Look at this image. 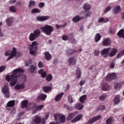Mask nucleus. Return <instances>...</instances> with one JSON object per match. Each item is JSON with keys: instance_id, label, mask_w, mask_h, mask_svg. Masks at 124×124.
<instances>
[{"instance_id": "nucleus-1", "label": "nucleus", "mask_w": 124, "mask_h": 124, "mask_svg": "<svg viewBox=\"0 0 124 124\" xmlns=\"http://www.w3.org/2000/svg\"><path fill=\"white\" fill-rule=\"evenodd\" d=\"M23 72H24V70L21 68L16 69L13 71L11 76L10 75L6 76V79L8 82H10L11 86L13 87L16 85L18 77H20L21 73H23Z\"/></svg>"}, {"instance_id": "nucleus-2", "label": "nucleus", "mask_w": 124, "mask_h": 124, "mask_svg": "<svg viewBox=\"0 0 124 124\" xmlns=\"http://www.w3.org/2000/svg\"><path fill=\"white\" fill-rule=\"evenodd\" d=\"M40 30L44 33H45L46 35H50L52 32L54 31V28L48 24L45 25L44 26L40 27Z\"/></svg>"}, {"instance_id": "nucleus-3", "label": "nucleus", "mask_w": 124, "mask_h": 124, "mask_svg": "<svg viewBox=\"0 0 124 124\" xmlns=\"http://www.w3.org/2000/svg\"><path fill=\"white\" fill-rule=\"evenodd\" d=\"M54 117L55 121L57 123L51 122L49 124H59L60 123H64L65 122V116L62 114H56L54 115Z\"/></svg>"}, {"instance_id": "nucleus-4", "label": "nucleus", "mask_w": 124, "mask_h": 124, "mask_svg": "<svg viewBox=\"0 0 124 124\" xmlns=\"http://www.w3.org/2000/svg\"><path fill=\"white\" fill-rule=\"evenodd\" d=\"M38 45V43L36 41H34L29 46L31 55L36 56V50H37Z\"/></svg>"}, {"instance_id": "nucleus-5", "label": "nucleus", "mask_w": 124, "mask_h": 124, "mask_svg": "<svg viewBox=\"0 0 124 124\" xmlns=\"http://www.w3.org/2000/svg\"><path fill=\"white\" fill-rule=\"evenodd\" d=\"M17 53L16 51V48L15 47H13L12 50H9L5 52V56L9 57L7 59V61H10L12 59H13L15 56H16Z\"/></svg>"}, {"instance_id": "nucleus-6", "label": "nucleus", "mask_w": 124, "mask_h": 124, "mask_svg": "<svg viewBox=\"0 0 124 124\" xmlns=\"http://www.w3.org/2000/svg\"><path fill=\"white\" fill-rule=\"evenodd\" d=\"M40 30L39 29H36L33 31L32 33H31L29 36V39L30 41H34L38 37H39V35H40Z\"/></svg>"}, {"instance_id": "nucleus-7", "label": "nucleus", "mask_w": 124, "mask_h": 124, "mask_svg": "<svg viewBox=\"0 0 124 124\" xmlns=\"http://www.w3.org/2000/svg\"><path fill=\"white\" fill-rule=\"evenodd\" d=\"M9 87L8 84H5L2 90V92L6 98H9L10 97V93H9Z\"/></svg>"}, {"instance_id": "nucleus-8", "label": "nucleus", "mask_w": 124, "mask_h": 124, "mask_svg": "<svg viewBox=\"0 0 124 124\" xmlns=\"http://www.w3.org/2000/svg\"><path fill=\"white\" fill-rule=\"evenodd\" d=\"M41 123V117L38 115H35L32 117V122L30 124H39Z\"/></svg>"}, {"instance_id": "nucleus-9", "label": "nucleus", "mask_w": 124, "mask_h": 124, "mask_svg": "<svg viewBox=\"0 0 124 124\" xmlns=\"http://www.w3.org/2000/svg\"><path fill=\"white\" fill-rule=\"evenodd\" d=\"M110 50H111V47H108L103 49L101 52V54L102 56V57H103L104 58H108Z\"/></svg>"}, {"instance_id": "nucleus-10", "label": "nucleus", "mask_w": 124, "mask_h": 124, "mask_svg": "<svg viewBox=\"0 0 124 124\" xmlns=\"http://www.w3.org/2000/svg\"><path fill=\"white\" fill-rule=\"evenodd\" d=\"M49 19H50V16H38L36 17V20L39 22H44L45 21H47V20H49Z\"/></svg>"}, {"instance_id": "nucleus-11", "label": "nucleus", "mask_w": 124, "mask_h": 124, "mask_svg": "<svg viewBox=\"0 0 124 124\" xmlns=\"http://www.w3.org/2000/svg\"><path fill=\"white\" fill-rule=\"evenodd\" d=\"M117 78V75L116 73H112L111 74H108L106 78L107 81H111V80H114Z\"/></svg>"}, {"instance_id": "nucleus-12", "label": "nucleus", "mask_w": 124, "mask_h": 124, "mask_svg": "<svg viewBox=\"0 0 124 124\" xmlns=\"http://www.w3.org/2000/svg\"><path fill=\"white\" fill-rule=\"evenodd\" d=\"M101 118V115H98L96 117H93L89 120L86 124H93V123H95V122L98 121V120H99Z\"/></svg>"}, {"instance_id": "nucleus-13", "label": "nucleus", "mask_w": 124, "mask_h": 124, "mask_svg": "<svg viewBox=\"0 0 124 124\" xmlns=\"http://www.w3.org/2000/svg\"><path fill=\"white\" fill-rule=\"evenodd\" d=\"M102 44L104 46H109L111 44V40L109 38H104Z\"/></svg>"}, {"instance_id": "nucleus-14", "label": "nucleus", "mask_w": 124, "mask_h": 124, "mask_svg": "<svg viewBox=\"0 0 124 124\" xmlns=\"http://www.w3.org/2000/svg\"><path fill=\"white\" fill-rule=\"evenodd\" d=\"M76 64V58L70 57L68 59V65H75Z\"/></svg>"}, {"instance_id": "nucleus-15", "label": "nucleus", "mask_w": 124, "mask_h": 124, "mask_svg": "<svg viewBox=\"0 0 124 124\" xmlns=\"http://www.w3.org/2000/svg\"><path fill=\"white\" fill-rule=\"evenodd\" d=\"M110 53L108 54L109 57H112L116 55V54L118 53V49L116 48H111L110 50Z\"/></svg>"}, {"instance_id": "nucleus-16", "label": "nucleus", "mask_w": 124, "mask_h": 124, "mask_svg": "<svg viewBox=\"0 0 124 124\" xmlns=\"http://www.w3.org/2000/svg\"><path fill=\"white\" fill-rule=\"evenodd\" d=\"M6 22L7 26H8L9 27H11V26L13 25V22H14L13 17H8L6 20Z\"/></svg>"}, {"instance_id": "nucleus-17", "label": "nucleus", "mask_w": 124, "mask_h": 124, "mask_svg": "<svg viewBox=\"0 0 124 124\" xmlns=\"http://www.w3.org/2000/svg\"><path fill=\"white\" fill-rule=\"evenodd\" d=\"M44 108V106L43 105H40L38 106H36V105H35L34 109L33 110L32 113L35 114L37 111H39L42 109V108Z\"/></svg>"}, {"instance_id": "nucleus-18", "label": "nucleus", "mask_w": 124, "mask_h": 124, "mask_svg": "<svg viewBox=\"0 0 124 124\" xmlns=\"http://www.w3.org/2000/svg\"><path fill=\"white\" fill-rule=\"evenodd\" d=\"M82 118H83V115L79 114L71 121V123L74 124L75 123H77V122H79V121L81 120Z\"/></svg>"}, {"instance_id": "nucleus-19", "label": "nucleus", "mask_w": 124, "mask_h": 124, "mask_svg": "<svg viewBox=\"0 0 124 124\" xmlns=\"http://www.w3.org/2000/svg\"><path fill=\"white\" fill-rule=\"evenodd\" d=\"M121 102V99L120 98V95H116L114 99L113 100V103L115 105H117V104H119Z\"/></svg>"}, {"instance_id": "nucleus-20", "label": "nucleus", "mask_w": 124, "mask_h": 124, "mask_svg": "<svg viewBox=\"0 0 124 124\" xmlns=\"http://www.w3.org/2000/svg\"><path fill=\"white\" fill-rule=\"evenodd\" d=\"M35 108V104H32L31 103H29L28 104L27 107H26V109L30 110L32 109V111H33V110H34Z\"/></svg>"}, {"instance_id": "nucleus-21", "label": "nucleus", "mask_w": 124, "mask_h": 124, "mask_svg": "<svg viewBox=\"0 0 124 124\" xmlns=\"http://www.w3.org/2000/svg\"><path fill=\"white\" fill-rule=\"evenodd\" d=\"M76 112H72L69 113L67 117V121H71L75 116H76Z\"/></svg>"}, {"instance_id": "nucleus-22", "label": "nucleus", "mask_w": 124, "mask_h": 124, "mask_svg": "<svg viewBox=\"0 0 124 124\" xmlns=\"http://www.w3.org/2000/svg\"><path fill=\"white\" fill-rule=\"evenodd\" d=\"M63 94H64V93L63 92L58 94L55 98V101H60V100L62 99V97L63 96Z\"/></svg>"}, {"instance_id": "nucleus-23", "label": "nucleus", "mask_w": 124, "mask_h": 124, "mask_svg": "<svg viewBox=\"0 0 124 124\" xmlns=\"http://www.w3.org/2000/svg\"><path fill=\"white\" fill-rule=\"evenodd\" d=\"M38 73L41 74L42 78H45L47 75V73L46 71L43 70V69H41L38 71Z\"/></svg>"}, {"instance_id": "nucleus-24", "label": "nucleus", "mask_w": 124, "mask_h": 124, "mask_svg": "<svg viewBox=\"0 0 124 124\" xmlns=\"http://www.w3.org/2000/svg\"><path fill=\"white\" fill-rule=\"evenodd\" d=\"M84 108V105L78 103L75 105V108L78 109V110H82Z\"/></svg>"}, {"instance_id": "nucleus-25", "label": "nucleus", "mask_w": 124, "mask_h": 124, "mask_svg": "<svg viewBox=\"0 0 124 124\" xmlns=\"http://www.w3.org/2000/svg\"><path fill=\"white\" fill-rule=\"evenodd\" d=\"M82 75V73H81V70L77 68L76 71V77L77 78H81Z\"/></svg>"}, {"instance_id": "nucleus-26", "label": "nucleus", "mask_w": 124, "mask_h": 124, "mask_svg": "<svg viewBox=\"0 0 124 124\" xmlns=\"http://www.w3.org/2000/svg\"><path fill=\"white\" fill-rule=\"evenodd\" d=\"M46 97H47V95L45 94L41 93L39 95L38 97V100L44 101L45 100V99H46Z\"/></svg>"}, {"instance_id": "nucleus-27", "label": "nucleus", "mask_w": 124, "mask_h": 124, "mask_svg": "<svg viewBox=\"0 0 124 124\" xmlns=\"http://www.w3.org/2000/svg\"><path fill=\"white\" fill-rule=\"evenodd\" d=\"M45 58L46 61H50L52 59V55L48 52H46L45 53Z\"/></svg>"}, {"instance_id": "nucleus-28", "label": "nucleus", "mask_w": 124, "mask_h": 124, "mask_svg": "<svg viewBox=\"0 0 124 124\" xmlns=\"http://www.w3.org/2000/svg\"><path fill=\"white\" fill-rule=\"evenodd\" d=\"M76 52H77L76 50L68 49L66 50V54L67 56H70L72 55L73 53H76Z\"/></svg>"}, {"instance_id": "nucleus-29", "label": "nucleus", "mask_w": 124, "mask_h": 124, "mask_svg": "<svg viewBox=\"0 0 124 124\" xmlns=\"http://www.w3.org/2000/svg\"><path fill=\"white\" fill-rule=\"evenodd\" d=\"M15 88L16 90H23V89H25V84L16 85Z\"/></svg>"}, {"instance_id": "nucleus-30", "label": "nucleus", "mask_w": 124, "mask_h": 124, "mask_svg": "<svg viewBox=\"0 0 124 124\" xmlns=\"http://www.w3.org/2000/svg\"><path fill=\"white\" fill-rule=\"evenodd\" d=\"M109 89H110V86L108 84L104 83L102 85V90L103 91H108Z\"/></svg>"}, {"instance_id": "nucleus-31", "label": "nucleus", "mask_w": 124, "mask_h": 124, "mask_svg": "<svg viewBox=\"0 0 124 124\" xmlns=\"http://www.w3.org/2000/svg\"><path fill=\"white\" fill-rule=\"evenodd\" d=\"M81 19H82V17H80L79 16H76L72 18V21L74 23H77V22H79Z\"/></svg>"}, {"instance_id": "nucleus-32", "label": "nucleus", "mask_w": 124, "mask_h": 124, "mask_svg": "<svg viewBox=\"0 0 124 124\" xmlns=\"http://www.w3.org/2000/svg\"><path fill=\"white\" fill-rule=\"evenodd\" d=\"M121 11V6H116L115 7L114 9H113L114 14H118L119 12Z\"/></svg>"}, {"instance_id": "nucleus-33", "label": "nucleus", "mask_w": 124, "mask_h": 124, "mask_svg": "<svg viewBox=\"0 0 124 124\" xmlns=\"http://www.w3.org/2000/svg\"><path fill=\"white\" fill-rule=\"evenodd\" d=\"M100 39H101V35L98 33H96L94 37L95 42H98Z\"/></svg>"}, {"instance_id": "nucleus-34", "label": "nucleus", "mask_w": 124, "mask_h": 124, "mask_svg": "<svg viewBox=\"0 0 124 124\" xmlns=\"http://www.w3.org/2000/svg\"><path fill=\"white\" fill-rule=\"evenodd\" d=\"M9 10L13 13H16L17 12V8L14 6H11L9 7Z\"/></svg>"}, {"instance_id": "nucleus-35", "label": "nucleus", "mask_w": 124, "mask_h": 124, "mask_svg": "<svg viewBox=\"0 0 124 124\" xmlns=\"http://www.w3.org/2000/svg\"><path fill=\"white\" fill-rule=\"evenodd\" d=\"M83 8L84 10L88 11L91 10V5L88 3H85L83 5Z\"/></svg>"}, {"instance_id": "nucleus-36", "label": "nucleus", "mask_w": 124, "mask_h": 124, "mask_svg": "<svg viewBox=\"0 0 124 124\" xmlns=\"http://www.w3.org/2000/svg\"><path fill=\"white\" fill-rule=\"evenodd\" d=\"M79 100L81 103H84L85 101L87 100V95L84 94L81 96L79 98Z\"/></svg>"}, {"instance_id": "nucleus-37", "label": "nucleus", "mask_w": 124, "mask_h": 124, "mask_svg": "<svg viewBox=\"0 0 124 124\" xmlns=\"http://www.w3.org/2000/svg\"><path fill=\"white\" fill-rule=\"evenodd\" d=\"M15 105V101L14 100L9 101L7 104V107H13Z\"/></svg>"}, {"instance_id": "nucleus-38", "label": "nucleus", "mask_w": 124, "mask_h": 124, "mask_svg": "<svg viewBox=\"0 0 124 124\" xmlns=\"http://www.w3.org/2000/svg\"><path fill=\"white\" fill-rule=\"evenodd\" d=\"M98 22L99 23H107V22H109V19L108 18H105L103 17H100L98 19Z\"/></svg>"}, {"instance_id": "nucleus-39", "label": "nucleus", "mask_w": 124, "mask_h": 124, "mask_svg": "<svg viewBox=\"0 0 124 124\" xmlns=\"http://www.w3.org/2000/svg\"><path fill=\"white\" fill-rule=\"evenodd\" d=\"M28 102L29 101L27 100L22 101L21 102V108H26V107H27V105H28Z\"/></svg>"}, {"instance_id": "nucleus-40", "label": "nucleus", "mask_w": 124, "mask_h": 124, "mask_svg": "<svg viewBox=\"0 0 124 124\" xmlns=\"http://www.w3.org/2000/svg\"><path fill=\"white\" fill-rule=\"evenodd\" d=\"M40 12H41V11L38 8H34L31 11V14H34V13H40Z\"/></svg>"}, {"instance_id": "nucleus-41", "label": "nucleus", "mask_w": 124, "mask_h": 124, "mask_svg": "<svg viewBox=\"0 0 124 124\" xmlns=\"http://www.w3.org/2000/svg\"><path fill=\"white\" fill-rule=\"evenodd\" d=\"M117 34L119 37H123L124 38V30H120L118 33Z\"/></svg>"}, {"instance_id": "nucleus-42", "label": "nucleus", "mask_w": 124, "mask_h": 124, "mask_svg": "<svg viewBox=\"0 0 124 124\" xmlns=\"http://www.w3.org/2000/svg\"><path fill=\"white\" fill-rule=\"evenodd\" d=\"M123 86V83H115L114 85V88L115 90H118L120 89Z\"/></svg>"}, {"instance_id": "nucleus-43", "label": "nucleus", "mask_w": 124, "mask_h": 124, "mask_svg": "<svg viewBox=\"0 0 124 124\" xmlns=\"http://www.w3.org/2000/svg\"><path fill=\"white\" fill-rule=\"evenodd\" d=\"M107 97V94H103V95L100 96L99 99L101 101H104L105 99H106Z\"/></svg>"}, {"instance_id": "nucleus-44", "label": "nucleus", "mask_w": 124, "mask_h": 124, "mask_svg": "<svg viewBox=\"0 0 124 124\" xmlns=\"http://www.w3.org/2000/svg\"><path fill=\"white\" fill-rule=\"evenodd\" d=\"M35 5V2L33 0H30L29 3L28 7L29 8H31L32 6Z\"/></svg>"}, {"instance_id": "nucleus-45", "label": "nucleus", "mask_w": 124, "mask_h": 124, "mask_svg": "<svg viewBox=\"0 0 124 124\" xmlns=\"http://www.w3.org/2000/svg\"><path fill=\"white\" fill-rule=\"evenodd\" d=\"M43 90L45 93H48L49 91H51V88L49 86H45L43 88Z\"/></svg>"}, {"instance_id": "nucleus-46", "label": "nucleus", "mask_w": 124, "mask_h": 124, "mask_svg": "<svg viewBox=\"0 0 124 124\" xmlns=\"http://www.w3.org/2000/svg\"><path fill=\"white\" fill-rule=\"evenodd\" d=\"M123 56H124V49L121 50L120 52L117 54V59H120V58H122Z\"/></svg>"}, {"instance_id": "nucleus-47", "label": "nucleus", "mask_w": 124, "mask_h": 124, "mask_svg": "<svg viewBox=\"0 0 124 124\" xmlns=\"http://www.w3.org/2000/svg\"><path fill=\"white\" fill-rule=\"evenodd\" d=\"M29 71L32 73H33L34 71H35V66L32 65H31L29 68Z\"/></svg>"}, {"instance_id": "nucleus-48", "label": "nucleus", "mask_w": 124, "mask_h": 124, "mask_svg": "<svg viewBox=\"0 0 124 124\" xmlns=\"http://www.w3.org/2000/svg\"><path fill=\"white\" fill-rule=\"evenodd\" d=\"M67 98L68 101L69 103H73V98H72V96L71 95H68Z\"/></svg>"}, {"instance_id": "nucleus-49", "label": "nucleus", "mask_w": 124, "mask_h": 124, "mask_svg": "<svg viewBox=\"0 0 124 124\" xmlns=\"http://www.w3.org/2000/svg\"><path fill=\"white\" fill-rule=\"evenodd\" d=\"M65 26H66V23H65L62 25H59L58 24H56L55 25V28H56V29H57V30H58L59 29H61V28H62L63 27H65Z\"/></svg>"}, {"instance_id": "nucleus-50", "label": "nucleus", "mask_w": 124, "mask_h": 124, "mask_svg": "<svg viewBox=\"0 0 124 124\" xmlns=\"http://www.w3.org/2000/svg\"><path fill=\"white\" fill-rule=\"evenodd\" d=\"M53 79V76L51 75H48L46 77V79L47 82H50Z\"/></svg>"}, {"instance_id": "nucleus-51", "label": "nucleus", "mask_w": 124, "mask_h": 124, "mask_svg": "<svg viewBox=\"0 0 124 124\" xmlns=\"http://www.w3.org/2000/svg\"><path fill=\"white\" fill-rule=\"evenodd\" d=\"M113 122V117H110L107 120V124H112Z\"/></svg>"}, {"instance_id": "nucleus-52", "label": "nucleus", "mask_w": 124, "mask_h": 124, "mask_svg": "<svg viewBox=\"0 0 124 124\" xmlns=\"http://www.w3.org/2000/svg\"><path fill=\"white\" fill-rule=\"evenodd\" d=\"M111 9H112V7L110 6H108L105 9V11H104L105 13H107V12H108V11H110Z\"/></svg>"}, {"instance_id": "nucleus-53", "label": "nucleus", "mask_w": 124, "mask_h": 124, "mask_svg": "<svg viewBox=\"0 0 124 124\" xmlns=\"http://www.w3.org/2000/svg\"><path fill=\"white\" fill-rule=\"evenodd\" d=\"M38 66L39 68H42V67H44V64H43V62H39L38 63Z\"/></svg>"}, {"instance_id": "nucleus-54", "label": "nucleus", "mask_w": 124, "mask_h": 124, "mask_svg": "<svg viewBox=\"0 0 124 124\" xmlns=\"http://www.w3.org/2000/svg\"><path fill=\"white\" fill-rule=\"evenodd\" d=\"M21 77L22 81H23L24 82H26V81H27V76L26 75H22V76H21Z\"/></svg>"}, {"instance_id": "nucleus-55", "label": "nucleus", "mask_w": 124, "mask_h": 124, "mask_svg": "<svg viewBox=\"0 0 124 124\" xmlns=\"http://www.w3.org/2000/svg\"><path fill=\"white\" fill-rule=\"evenodd\" d=\"M45 6V3H44V2H40L38 4V6H39V8H43Z\"/></svg>"}, {"instance_id": "nucleus-56", "label": "nucleus", "mask_w": 124, "mask_h": 124, "mask_svg": "<svg viewBox=\"0 0 124 124\" xmlns=\"http://www.w3.org/2000/svg\"><path fill=\"white\" fill-rule=\"evenodd\" d=\"M62 39L64 41H66L68 39V36L66 35H64L62 36Z\"/></svg>"}, {"instance_id": "nucleus-57", "label": "nucleus", "mask_w": 124, "mask_h": 124, "mask_svg": "<svg viewBox=\"0 0 124 124\" xmlns=\"http://www.w3.org/2000/svg\"><path fill=\"white\" fill-rule=\"evenodd\" d=\"M99 110H101V111H103L105 110V106H100L98 107Z\"/></svg>"}, {"instance_id": "nucleus-58", "label": "nucleus", "mask_w": 124, "mask_h": 124, "mask_svg": "<svg viewBox=\"0 0 124 124\" xmlns=\"http://www.w3.org/2000/svg\"><path fill=\"white\" fill-rule=\"evenodd\" d=\"M4 69H5V66H1L0 67V72H2L4 71Z\"/></svg>"}, {"instance_id": "nucleus-59", "label": "nucleus", "mask_w": 124, "mask_h": 124, "mask_svg": "<svg viewBox=\"0 0 124 124\" xmlns=\"http://www.w3.org/2000/svg\"><path fill=\"white\" fill-rule=\"evenodd\" d=\"M86 83V81L85 80H82L79 82L80 86H83Z\"/></svg>"}, {"instance_id": "nucleus-60", "label": "nucleus", "mask_w": 124, "mask_h": 124, "mask_svg": "<svg viewBox=\"0 0 124 124\" xmlns=\"http://www.w3.org/2000/svg\"><path fill=\"white\" fill-rule=\"evenodd\" d=\"M100 53V51H99V50H95L94 51V55H95V56H98L99 55Z\"/></svg>"}, {"instance_id": "nucleus-61", "label": "nucleus", "mask_w": 124, "mask_h": 124, "mask_svg": "<svg viewBox=\"0 0 124 124\" xmlns=\"http://www.w3.org/2000/svg\"><path fill=\"white\" fill-rule=\"evenodd\" d=\"M92 15V13L90 12H88L87 14L86 15L85 17L86 18H88V17H91Z\"/></svg>"}, {"instance_id": "nucleus-62", "label": "nucleus", "mask_w": 124, "mask_h": 124, "mask_svg": "<svg viewBox=\"0 0 124 124\" xmlns=\"http://www.w3.org/2000/svg\"><path fill=\"white\" fill-rule=\"evenodd\" d=\"M70 41L72 42V43H76V42L75 41V39L73 36H72V38L70 39Z\"/></svg>"}, {"instance_id": "nucleus-63", "label": "nucleus", "mask_w": 124, "mask_h": 124, "mask_svg": "<svg viewBox=\"0 0 124 124\" xmlns=\"http://www.w3.org/2000/svg\"><path fill=\"white\" fill-rule=\"evenodd\" d=\"M16 3V0H11L10 1V3L11 4H14V3Z\"/></svg>"}, {"instance_id": "nucleus-64", "label": "nucleus", "mask_w": 124, "mask_h": 124, "mask_svg": "<svg viewBox=\"0 0 124 124\" xmlns=\"http://www.w3.org/2000/svg\"><path fill=\"white\" fill-rule=\"evenodd\" d=\"M114 67H115V64L113 63H111L110 65V68L112 69L114 68Z\"/></svg>"}]
</instances>
